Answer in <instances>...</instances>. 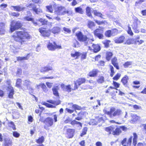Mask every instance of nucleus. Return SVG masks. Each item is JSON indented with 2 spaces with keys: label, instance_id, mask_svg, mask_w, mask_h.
<instances>
[{
  "label": "nucleus",
  "instance_id": "37998d69",
  "mask_svg": "<svg viewBox=\"0 0 146 146\" xmlns=\"http://www.w3.org/2000/svg\"><path fill=\"white\" fill-rule=\"evenodd\" d=\"M111 30V35L112 36H115L118 33V31L116 29H112Z\"/></svg>",
  "mask_w": 146,
  "mask_h": 146
},
{
  "label": "nucleus",
  "instance_id": "e2e57ef3",
  "mask_svg": "<svg viewBox=\"0 0 146 146\" xmlns=\"http://www.w3.org/2000/svg\"><path fill=\"white\" fill-rule=\"evenodd\" d=\"M121 76V74L119 73H117V74L113 77V79L115 80H117Z\"/></svg>",
  "mask_w": 146,
  "mask_h": 146
},
{
  "label": "nucleus",
  "instance_id": "cd10ccee",
  "mask_svg": "<svg viewBox=\"0 0 146 146\" xmlns=\"http://www.w3.org/2000/svg\"><path fill=\"white\" fill-rule=\"evenodd\" d=\"M44 141V137L42 136L38 138V139L36 140V142L38 144H40L42 143Z\"/></svg>",
  "mask_w": 146,
  "mask_h": 146
},
{
  "label": "nucleus",
  "instance_id": "6e6552de",
  "mask_svg": "<svg viewBox=\"0 0 146 146\" xmlns=\"http://www.w3.org/2000/svg\"><path fill=\"white\" fill-rule=\"evenodd\" d=\"M39 32L44 37H49L51 34V31L50 30H47L46 28L41 27L38 29Z\"/></svg>",
  "mask_w": 146,
  "mask_h": 146
},
{
  "label": "nucleus",
  "instance_id": "c756f323",
  "mask_svg": "<svg viewBox=\"0 0 146 146\" xmlns=\"http://www.w3.org/2000/svg\"><path fill=\"white\" fill-rule=\"evenodd\" d=\"M98 70H94L90 71L89 74V76L90 77H94L97 74Z\"/></svg>",
  "mask_w": 146,
  "mask_h": 146
},
{
  "label": "nucleus",
  "instance_id": "a211bd4d",
  "mask_svg": "<svg viewBox=\"0 0 146 146\" xmlns=\"http://www.w3.org/2000/svg\"><path fill=\"white\" fill-rule=\"evenodd\" d=\"M31 82L29 80H25L24 85L26 87L27 90L33 92V89L31 86Z\"/></svg>",
  "mask_w": 146,
  "mask_h": 146
},
{
  "label": "nucleus",
  "instance_id": "680f3d73",
  "mask_svg": "<svg viewBox=\"0 0 146 146\" xmlns=\"http://www.w3.org/2000/svg\"><path fill=\"white\" fill-rule=\"evenodd\" d=\"M127 33H128L131 36H133V32H132L131 27L128 26V28L127 30Z\"/></svg>",
  "mask_w": 146,
  "mask_h": 146
},
{
  "label": "nucleus",
  "instance_id": "4d7b16f0",
  "mask_svg": "<svg viewBox=\"0 0 146 146\" xmlns=\"http://www.w3.org/2000/svg\"><path fill=\"white\" fill-rule=\"evenodd\" d=\"M132 64V62H125L124 64V66L125 68H127L129 66L131 65Z\"/></svg>",
  "mask_w": 146,
  "mask_h": 146
},
{
  "label": "nucleus",
  "instance_id": "f3484780",
  "mask_svg": "<svg viewBox=\"0 0 146 146\" xmlns=\"http://www.w3.org/2000/svg\"><path fill=\"white\" fill-rule=\"evenodd\" d=\"M88 46L89 50H93L94 52H97L100 50V46L98 45L93 44L92 45L93 49L90 46V45Z\"/></svg>",
  "mask_w": 146,
  "mask_h": 146
},
{
  "label": "nucleus",
  "instance_id": "052dcab7",
  "mask_svg": "<svg viewBox=\"0 0 146 146\" xmlns=\"http://www.w3.org/2000/svg\"><path fill=\"white\" fill-rule=\"evenodd\" d=\"M11 81L10 80H8L6 81V83L8 85V86L7 87V88H9L10 87H13L11 85Z\"/></svg>",
  "mask_w": 146,
  "mask_h": 146
},
{
  "label": "nucleus",
  "instance_id": "c85d7f7f",
  "mask_svg": "<svg viewBox=\"0 0 146 146\" xmlns=\"http://www.w3.org/2000/svg\"><path fill=\"white\" fill-rule=\"evenodd\" d=\"M29 57V54H28L25 57L19 56L17 57V61H22L24 60H28Z\"/></svg>",
  "mask_w": 146,
  "mask_h": 146
},
{
  "label": "nucleus",
  "instance_id": "39448f33",
  "mask_svg": "<svg viewBox=\"0 0 146 146\" xmlns=\"http://www.w3.org/2000/svg\"><path fill=\"white\" fill-rule=\"evenodd\" d=\"M23 26L22 23L19 21L12 20L10 24L9 32L11 33L14 31L21 29Z\"/></svg>",
  "mask_w": 146,
  "mask_h": 146
},
{
  "label": "nucleus",
  "instance_id": "ddd939ff",
  "mask_svg": "<svg viewBox=\"0 0 146 146\" xmlns=\"http://www.w3.org/2000/svg\"><path fill=\"white\" fill-rule=\"evenodd\" d=\"M35 23H36V24H34V25L40 26L47 25L48 24V21L45 19L40 18L36 20Z\"/></svg>",
  "mask_w": 146,
  "mask_h": 146
},
{
  "label": "nucleus",
  "instance_id": "6ab92c4d",
  "mask_svg": "<svg viewBox=\"0 0 146 146\" xmlns=\"http://www.w3.org/2000/svg\"><path fill=\"white\" fill-rule=\"evenodd\" d=\"M75 130L73 129H68L67 130L66 137L68 138L72 137L74 135Z\"/></svg>",
  "mask_w": 146,
  "mask_h": 146
},
{
  "label": "nucleus",
  "instance_id": "393cba45",
  "mask_svg": "<svg viewBox=\"0 0 146 146\" xmlns=\"http://www.w3.org/2000/svg\"><path fill=\"white\" fill-rule=\"evenodd\" d=\"M131 116L132 118L131 122L132 123H135L140 119V117L139 116H137L135 114H133L131 115Z\"/></svg>",
  "mask_w": 146,
  "mask_h": 146
},
{
  "label": "nucleus",
  "instance_id": "2f4dec72",
  "mask_svg": "<svg viewBox=\"0 0 146 146\" xmlns=\"http://www.w3.org/2000/svg\"><path fill=\"white\" fill-rule=\"evenodd\" d=\"M70 124L73 125H78V126H80L81 127H82V123L80 122L76 121V120H74L72 121L71 122Z\"/></svg>",
  "mask_w": 146,
  "mask_h": 146
},
{
  "label": "nucleus",
  "instance_id": "e433bc0d",
  "mask_svg": "<svg viewBox=\"0 0 146 146\" xmlns=\"http://www.w3.org/2000/svg\"><path fill=\"white\" fill-rule=\"evenodd\" d=\"M71 55L72 57L75 58L76 59L80 56V53L79 52H76L74 53H71Z\"/></svg>",
  "mask_w": 146,
  "mask_h": 146
},
{
  "label": "nucleus",
  "instance_id": "bb28decb",
  "mask_svg": "<svg viewBox=\"0 0 146 146\" xmlns=\"http://www.w3.org/2000/svg\"><path fill=\"white\" fill-rule=\"evenodd\" d=\"M128 79V77L127 76H125L121 79V82L126 87L127 86V83Z\"/></svg>",
  "mask_w": 146,
  "mask_h": 146
},
{
  "label": "nucleus",
  "instance_id": "9b49d317",
  "mask_svg": "<svg viewBox=\"0 0 146 146\" xmlns=\"http://www.w3.org/2000/svg\"><path fill=\"white\" fill-rule=\"evenodd\" d=\"M27 15L29 16L25 17L23 18L24 20L25 21H31L34 25V24H36V23H35V21L34 20V19L31 17L32 14L31 12L28 11H27Z\"/></svg>",
  "mask_w": 146,
  "mask_h": 146
},
{
  "label": "nucleus",
  "instance_id": "49530a36",
  "mask_svg": "<svg viewBox=\"0 0 146 146\" xmlns=\"http://www.w3.org/2000/svg\"><path fill=\"white\" fill-rule=\"evenodd\" d=\"M12 134L13 136L16 138H18L20 136V134L16 131H14L12 132Z\"/></svg>",
  "mask_w": 146,
  "mask_h": 146
},
{
  "label": "nucleus",
  "instance_id": "774afa93",
  "mask_svg": "<svg viewBox=\"0 0 146 146\" xmlns=\"http://www.w3.org/2000/svg\"><path fill=\"white\" fill-rule=\"evenodd\" d=\"M90 86L88 85H83L81 86V88L82 89L87 90L88 89L90 88Z\"/></svg>",
  "mask_w": 146,
  "mask_h": 146
},
{
  "label": "nucleus",
  "instance_id": "b1692460",
  "mask_svg": "<svg viewBox=\"0 0 146 146\" xmlns=\"http://www.w3.org/2000/svg\"><path fill=\"white\" fill-rule=\"evenodd\" d=\"M11 7L13 8L14 10L18 11H23L25 9V7H21L19 5L16 6H11Z\"/></svg>",
  "mask_w": 146,
  "mask_h": 146
},
{
  "label": "nucleus",
  "instance_id": "dca6fc26",
  "mask_svg": "<svg viewBox=\"0 0 146 146\" xmlns=\"http://www.w3.org/2000/svg\"><path fill=\"white\" fill-rule=\"evenodd\" d=\"M103 31L102 30L100 29H97L94 32L95 36L98 37L99 39H102L103 37Z\"/></svg>",
  "mask_w": 146,
  "mask_h": 146
},
{
  "label": "nucleus",
  "instance_id": "a18cd8bd",
  "mask_svg": "<svg viewBox=\"0 0 146 146\" xmlns=\"http://www.w3.org/2000/svg\"><path fill=\"white\" fill-rule=\"evenodd\" d=\"M80 46V43L77 40H75L73 42V46L75 47H78Z\"/></svg>",
  "mask_w": 146,
  "mask_h": 146
},
{
  "label": "nucleus",
  "instance_id": "f03ea898",
  "mask_svg": "<svg viewBox=\"0 0 146 146\" xmlns=\"http://www.w3.org/2000/svg\"><path fill=\"white\" fill-rule=\"evenodd\" d=\"M59 89V87L58 86H54L52 89L53 94L56 97V100H48L46 101L47 102H42V104L49 108H55L56 106L60 104L61 102L59 100V96L58 92Z\"/></svg>",
  "mask_w": 146,
  "mask_h": 146
},
{
  "label": "nucleus",
  "instance_id": "7c9ffc66",
  "mask_svg": "<svg viewBox=\"0 0 146 146\" xmlns=\"http://www.w3.org/2000/svg\"><path fill=\"white\" fill-rule=\"evenodd\" d=\"M76 13L80 14H83L84 13L83 9L80 7H75L74 9Z\"/></svg>",
  "mask_w": 146,
  "mask_h": 146
},
{
  "label": "nucleus",
  "instance_id": "0e129e2a",
  "mask_svg": "<svg viewBox=\"0 0 146 146\" xmlns=\"http://www.w3.org/2000/svg\"><path fill=\"white\" fill-rule=\"evenodd\" d=\"M22 73V70L20 68H18L17 69V71L16 72V75H21Z\"/></svg>",
  "mask_w": 146,
  "mask_h": 146
},
{
  "label": "nucleus",
  "instance_id": "0eeeda50",
  "mask_svg": "<svg viewBox=\"0 0 146 146\" xmlns=\"http://www.w3.org/2000/svg\"><path fill=\"white\" fill-rule=\"evenodd\" d=\"M43 122L45 124L44 126V128L46 129H47L48 127L52 126L53 124V119L50 117H48L45 118Z\"/></svg>",
  "mask_w": 146,
  "mask_h": 146
},
{
  "label": "nucleus",
  "instance_id": "473e14b6",
  "mask_svg": "<svg viewBox=\"0 0 146 146\" xmlns=\"http://www.w3.org/2000/svg\"><path fill=\"white\" fill-rule=\"evenodd\" d=\"M121 132V130L119 128H116L115 130H113L112 134L114 135H118Z\"/></svg>",
  "mask_w": 146,
  "mask_h": 146
},
{
  "label": "nucleus",
  "instance_id": "423d86ee",
  "mask_svg": "<svg viewBox=\"0 0 146 146\" xmlns=\"http://www.w3.org/2000/svg\"><path fill=\"white\" fill-rule=\"evenodd\" d=\"M38 7L36 5L32 3L29 4L27 7L31 8V10L33 12L37 15H40L43 13L42 9L40 7V6Z\"/></svg>",
  "mask_w": 146,
  "mask_h": 146
},
{
  "label": "nucleus",
  "instance_id": "a19ab883",
  "mask_svg": "<svg viewBox=\"0 0 146 146\" xmlns=\"http://www.w3.org/2000/svg\"><path fill=\"white\" fill-rule=\"evenodd\" d=\"M109 66L111 71L110 76L111 77H112L115 74V72L114 71V68L111 65H109Z\"/></svg>",
  "mask_w": 146,
  "mask_h": 146
},
{
  "label": "nucleus",
  "instance_id": "c9c22d12",
  "mask_svg": "<svg viewBox=\"0 0 146 146\" xmlns=\"http://www.w3.org/2000/svg\"><path fill=\"white\" fill-rule=\"evenodd\" d=\"M40 87L44 92H46L48 91V89L44 83H40Z\"/></svg>",
  "mask_w": 146,
  "mask_h": 146
},
{
  "label": "nucleus",
  "instance_id": "72a5a7b5",
  "mask_svg": "<svg viewBox=\"0 0 146 146\" xmlns=\"http://www.w3.org/2000/svg\"><path fill=\"white\" fill-rule=\"evenodd\" d=\"M22 80L20 78H18L17 79L16 83V86L18 88H20L21 86Z\"/></svg>",
  "mask_w": 146,
  "mask_h": 146
},
{
  "label": "nucleus",
  "instance_id": "20e7f679",
  "mask_svg": "<svg viewBox=\"0 0 146 146\" xmlns=\"http://www.w3.org/2000/svg\"><path fill=\"white\" fill-rule=\"evenodd\" d=\"M104 113L107 114L110 117L113 118L116 116H119L122 113V111L120 109H116L115 108L111 107L109 111H108L107 108H105L103 110Z\"/></svg>",
  "mask_w": 146,
  "mask_h": 146
},
{
  "label": "nucleus",
  "instance_id": "5fc2aeb1",
  "mask_svg": "<svg viewBox=\"0 0 146 146\" xmlns=\"http://www.w3.org/2000/svg\"><path fill=\"white\" fill-rule=\"evenodd\" d=\"M132 137H131L127 142V145H124L123 146H130L132 142Z\"/></svg>",
  "mask_w": 146,
  "mask_h": 146
},
{
  "label": "nucleus",
  "instance_id": "603ef678",
  "mask_svg": "<svg viewBox=\"0 0 146 146\" xmlns=\"http://www.w3.org/2000/svg\"><path fill=\"white\" fill-rule=\"evenodd\" d=\"M11 16L13 17H17L19 16L20 14L19 13L13 12L10 14Z\"/></svg>",
  "mask_w": 146,
  "mask_h": 146
},
{
  "label": "nucleus",
  "instance_id": "5701e85b",
  "mask_svg": "<svg viewBox=\"0 0 146 146\" xmlns=\"http://www.w3.org/2000/svg\"><path fill=\"white\" fill-rule=\"evenodd\" d=\"M51 32L54 34H58L61 31V29L60 28L58 27H54L51 30Z\"/></svg>",
  "mask_w": 146,
  "mask_h": 146
},
{
  "label": "nucleus",
  "instance_id": "a878e982",
  "mask_svg": "<svg viewBox=\"0 0 146 146\" xmlns=\"http://www.w3.org/2000/svg\"><path fill=\"white\" fill-rule=\"evenodd\" d=\"M111 63L117 69H119V67L118 64L117 63V59L116 57H114L111 60Z\"/></svg>",
  "mask_w": 146,
  "mask_h": 146
},
{
  "label": "nucleus",
  "instance_id": "864d4df0",
  "mask_svg": "<svg viewBox=\"0 0 146 146\" xmlns=\"http://www.w3.org/2000/svg\"><path fill=\"white\" fill-rule=\"evenodd\" d=\"M87 130V127H84L82 130V132L80 135V136L82 137L84 135H85L86 133Z\"/></svg>",
  "mask_w": 146,
  "mask_h": 146
},
{
  "label": "nucleus",
  "instance_id": "6e6d98bb",
  "mask_svg": "<svg viewBox=\"0 0 146 146\" xmlns=\"http://www.w3.org/2000/svg\"><path fill=\"white\" fill-rule=\"evenodd\" d=\"M72 107L75 110H80L81 109V107L80 106L76 104L72 105Z\"/></svg>",
  "mask_w": 146,
  "mask_h": 146
},
{
  "label": "nucleus",
  "instance_id": "7ed1b4c3",
  "mask_svg": "<svg viewBox=\"0 0 146 146\" xmlns=\"http://www.w3.org/2000/svg\"><path fill=\"white\" fill-rule=\"evenodd\" d=\"M78 39L80 42H83L84 45L88 46L92 44L94 39L92 36L88 37L86 35H84L80 31L77 32L76 34Z\"/></svg>",
  "mask_w": 146,
  "mask_h": 146
},
{
  "label": "nucleus",
  "instance_id": "c03bdc74",
  "mask_svg": "<svg viewBox=\"0 0 146 146\" xmlns=\"http://www.w3.org/2000/svg\"><path fill=\"white\" fill-rule=\"evenodd\" d=\"M94 23L92 21H89L88 24V26L89 28L92 29L93 27L95 26Z\"/></svg>",
  "mask_w": 146,
  "mask_h": 146
},
{
  "label": "nucleus",
  "instance_id": "f257e3e1",
  "mask_svg": "<svg viewBox=\"0 0 146 146\" xmlns=\"http://www.w3.org/2000/svg\"><path fill=\"white\" fill-rule=\"evenodd\" d=\"M15 35L11 36L13 40L16 42H18L21 45L26 42L25 40H29L32 38L28 32L24 31H17L15 32Z\"/></svg>",
  "mask_w": 146,
  "mask_h": 146
},
{
  "label": "nucleus",
  "instance_id": "412c9836",
  "mask_svg": "<svg viewBox=\"0 0 146 146\" xmlns=\"http://www.w3.org/2000/svg\"><path fill=\"white\" fill-rule=\"evenodd\" d=\"M125 38L123 36H121L119 37L116 38L115 42L117 43H121L124 42Z\"/></svg>",
  "mask_w": 146,
  "mask_h": 146
},
{
  "label": "nucleus",
  "instance_id": "4c0bfd02",
  "mask_svg": "<svg viewBox=\"0 0 146 146\" xmlns=\"http://www.w3.org/2000/svg\"><path fill=\"white\" fill-rule=\"evenodd\" d=\"M139 22L140 21L137 18H136V19L135 20V21L133 23V24L132 25V28H138V25L137 23H139Z\"/></svg>",
  "mask_w": 146,
  "mask_h": 146
},
{
  "label": "nucleus",
  "instance_id": "de8ad7c7",
  "mask_svg": "<svg viewBox=\"0 0 146 146\" xmlns=\"http://www.w3.org/2000/svg\"><path fill=\"white\" fill-rule=\"evenodd\" d=\"M9 124H10V125L9 127L11 128H12L13 130H15L16 129L15 125L13 122L11 121L9 123Z\"/></svg>",
  "mask_w": 146,
  "mask_h": 146
},
{
  "label": "nucleus",
  "instance_id": "09e8293b",
  "mask_svg": "<svg viewBox=\"0 0 146 146\" xmlns=\"http://www.w3.org/2000/svg\"><path fill=\"white\" fill-rule=\"evenodd\" d=\"M110 42V41L108 40H106L103 42V44L106 47H108L109 46V44Z\"/></svg>",
  "mask_w": 146,
  "mask_h": 146
},
{
  "label": "nucleus",
  "instance_id": "1a4fd4ad",
  "mask_svg": "<svg viewBox=\"0 0 146 146\" xmlns=\"http://www.w3.org/2000/svg\"><path fill=\"white\" fill-rule=\"evenodd\" d=\"M86 79L84 78H80L78 79L76 81L74 82V87L72 90H75L77 89L78 86L85 82Z\"/></svg>",
  "mask_w": 146,
  "mask_h": 146
},
{
  "label": "nucleus",
  "instance_id": "58836bf2",
  "mask_svg": "<svg viewBox=\"0 0 146 146\" xmlns=\"http://www.w3.org/2000/svg\"><path fill=\"white\" fill-rule=\"evenodd\" d=\"M90 9L91 8L88 7H87L86 9V12L87 15L88 17H92L90 13Z\"/></svg>",
  "mask_w": 146,
  "mask_h": 146
},
{
  "label": "nucleus",
  "instance_id": "338daca9",
  "mask_svg": "<svg viewBox=\"0 0 146 146\" xmlns=\"http://www.w3.org/2000/svg\"><path fill=\"white\" fill-rule=\"evenodd\" d=\"M133 43V41L132 39H128L127 40L126 42L125 43V44H130Z\"/></svg>",
  "mask_w": 146,
  "mask_h": 146
},
{
  "label": "nucleus",
  "instance_id": "79ce46f5",
  "mask_svg": "<svg viewBox=\"0 0 146 146\" xmlns=\"http://www.w3.org/2000/svg\"><path fill=\"white\" fill-rule=\"evenodd\" d=\"M104 81V78L103 76L99 77L97 80V82L101 84L103 83Z\"/></svg>",
  "mask_w": 146,
  "mask_h": 146
},
{
  "label": "nucleus",
  "instance_id": "bf43d9fd",
  "mask_svg": "<svg viewBox=\"0 0 146 146\" xmlns=\"http://www.w3.org/2000/svg\"><path fill=\"white\" fill-rule=\"evenodd\" d=\"M33 120V117L31 115H29L28 117V123H32Z\"/></svg>",
  "mask_w": 146,
  "mask_h": 146
},
{
  "label": "nucleus",
  "instance_id": "4468645a",
  "mask_svg": "<svg viewBox=\"0 0 146 146\" xmlns=\"http://www.w3.org/2000/svg\"><path fill=\"white\" fill-rule=\"evenodd\" d=\"M9 88L7 89L6 90L8 92V97L10 99H13V95L15 94V91L13 87H10Z\"/></svg>",
  "mask_w": 146,
  "mask_h": 146
},
{
  "label": "nucleus",
  "instance_id": "3c124183",
  "mask_svg": "<svg viewBox=\"0 0 146 146\" xmlns=\"http://www.w3.org/2000/svg\"><path fill=\"white\" fill-rule=\"evenodd\" d=\"M113 130V128L112 127H109L105 128V130L108 132H110V133H111V132Z\"/></svg>",
  "mask_w": 146,
  "mask_h": 146
},
{
  "label": "nucleus",
  "instance_id": "2eb2a0df",
  "mask_svg": "<svg viewBox=\"0 0 146 146\" xmlns=\"http://www.w3.org/2000/svg\"><path fill=\"white\" fill-rule=\"evenodd\" d=\"M53 70V68L52 67L47 66L41 67L40 68V70L41 73L44 74Z\"/></svg>",
  "mask_w": 146,
  "mask_h": 146
},
{
  "label": "nucleus",
  "instance_id": "4be33fe9",
  "mask_svg": "<svg viewBox=\"0 0 146 146\" xmlns=\"http://www.w3.org/2000/svg\"><path fill=\"white\" fill-rule=\"evenodd\" d=\"M3 146H11L12 142L10 139H5L4 140Z\"/></svg>",
  "mask_w": 146,
  "mask_h": 146
},
{
  "label": "nucleus",
  "instance_id": "f704fd0d",
  "mask_svg": "<svg viewBox=\"0 0 146 146\" xmlns=\"http://www.w3.org/2000/svg\"><path fill=\"white\" fill-rule=\"evenodd\" d=\"M113 55V54L111 52H107L106 53V59L109 61L111 58V56Z\"/></svg>",
  "mask_w": 146,
  "mask_h": 146
},
{
  "label": "nucleus",
  "instance_id": "aec40b11",
  "mask_svg": "<svg viewBox=\"0 0 146 146\" xmlns=\"http://www.w3.org/2000/svg\"><path fill=\"white\" fill-rule=\"evenodd\" d=\"M5 22H0V35L5 34Z\"/></svg>",
  "mask_w": 146,
  "mask_h": 146
},
{
  "label": "nucleus",
  "instance_id": "13d9d810",
  "mask_svg": "<svg viewBox=\"0 0 146 146\" xmlns=\"http://www.w3.org/2000/svg\"><path fill=\"white\" fill-rule=\"evenodd\" d=\"M94 14L98 16H99L100 17H101L102 15V14L96 11H93Z\"/></svg>",
  "mask_w": 146,
  "mask_h": 146
},
{
  "label": "nucleus",
  "instance_id": "ea45409f",
  "mask_svg": "<svg viewBox=\"0 0 146 146\" xmlns=\"http://www.w3.org/2000/svg\"><path fill=\"white\" fill-rule=\"evenodd\" d=\"M46 8L48 11L50 13H52L53 12V6L52 5H50L46 6Z\"/></svg>",
  "mask_w": 146,
  "mask_h": 146
},
{
  "label": "nucleus",
  "instance_id": "8fccbe9b",
  "mask_svg": "<svg viewBox=\"0 0 146 146\" xmlns=\"http://www.w3.org/2000/svg\"><path fill=\"white\" fill-rule=\"evenodd\" d=\"M111 34V30H108L106 31L105 33L106 36L108 37H110L111 36H112Z\"/></svg>",
  "mask_w": 146,
  "mask_h": 146
},
{
  "label": "nucleus",
  "instance_id": "9d476101",
  "mask_svg": "<svg viewBox=\"0 0 146 146\" xmlns=\"http://www.w3.org/2000/svg\"><path fill=\"white\" fill-rule=\"evenodd\" d=\"M53 43L54 44L49 42L47 45V47L49 50L53 51L56 49H60L61 48V46L57 45L55 42H54Z\"/></svg>",
  "mask_w": 146,
  "mask_h": 146
},
{
  "label": "nucleus",
  "instance_id": "69168bd1",
  "mask_svg": "<svg viewBox=\"0 0 146 146\" xmlns=\"http://www.w3.org/2000/svg\"><path fill=\"white\" fill-rule=\"evenodd\" d=\"M67 14L69 16H71L72 14V11L71 10H68L66 11H64V14Z\"/></svg>",
  "mask_w": 146,
  "mask_h": 146
},
{
  "label": "nucleus",
  "instance_id": "f8f14e48",
  "mask_svg": "<svg viewBox=\"0 0 146 146\" xmlns=\"http://www.w3.org/2000/svg\"><path fill=\"white\" fill-rule=\"evenodd\" d=\"M53 7L54 10V13L57 15H60L62 14V11L64 9V7L62 6L57 7L55 4L53 5Z\"/></svg>",
  "mask_w": 146,
  "mask_h": 146
}]
</instances>
